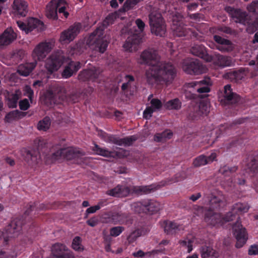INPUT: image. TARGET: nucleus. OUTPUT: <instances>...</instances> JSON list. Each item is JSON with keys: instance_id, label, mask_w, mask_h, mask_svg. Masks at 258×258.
<instances>
[{"instance_id": "5701e85b", "label": "nucleus", "mask_w": 258, "mask_h": 258, "mask_svg": "<svg viewBox=\"0 0 258 258\" xmlns=\"http://www.w3.org/2000/svg\"><path fill=\"white\" fill-rule=\"evenodd\" d=\"M17 37L16 34L11 28H7L0 35V47L11 44Z\"/></svg>"}, {"instance_id": "2eb2a0df", "label": "nucleus", "mask_w": 258, "mask_h": 258, "mask_svg": "<svg viewBox=\"0 0 258 258\" xmlns=\"http://www.w3.org/2000/svg\"><path fill=\"white\" fill-rule=\"evenodd\" d=\"M82 25L80 23H74L70 26L68 29L61 32L60 41L64 43L73 41L80 33Z\"/></svg>"}, {"instance_id": "13d9d810", "label": "nucleus", "mask_w": 258, "mask_h": 258, "mask_svg": "<svg viewBox=\"0 0 258 258\" xmlns=\"http://www.w3.org/2000/svg\"><path fill=\"white\" fill-rule=\"evenodd\" d=\"M74 73V72L69 62L64 68V69L62 73V76L64 78H68L71 77Z\"/></svg>"}, {"instance_id": "72a5a7b5", "label": "nucleus", "mask_w": 258, "mask_h": 258, "mask_svg": "<svg viewBox=\"0 0 258 258\" xmlns=\"http://www.w3.org/2000/svg\"><path fill=\"white\" fill-rule=\"evenodd\" d=\"M164 248H161L159 249H153L150 251L144 252L142 250H139L137 252H135L133 253V255L135 257H154L155 256L163 253Z\"/></svg>"}, {"instance_id": "6ab92c4d", "label": "nucleus", "mask_w": 258, "mask_h": 258, "mask_svg": "<svg viewBox=\"0 0 258 258\" xmlns=\"http://www.w3.org/2000/svg\"><path fill=\"white\" fill-rule=\"evenodd\" d=\"M50 44L47 42H41L39 43L34 49L32 56L36 60L43 59L50 51Z\"/></svg>"}, {"instance_id": "9b49d317", "label": "nucleus", "mask_w": 258, "mask_h": 258, "mask_svg": "<svg viewBox=\"0 0 258 258\" xmlns=\"http://www.w3.org/2000/svg\"><path fill=\"white\" fill-rule=\"evenodd\" d=\"M62 2L66 4V1H50L46 7L45 15L47 18L52 20L57 19V11L59 14L62 13L66 18H68L69 14L66 11V7L63 6L58 8Z\"/></svg>"}, {"instance_id": "603ef678", "label": "nucleus", "mask_w": 258, "mask_h": 258, "mask_svg": "<svg viewBox=\"0 0 258 258\" xmlns=\"http://www.w3.org/2000/svg\"><path fill=\"white\" fill-rule=\"evenodd\" d=\"M97 135L104 141L110 143H112V140L113 137H115V135L108 134L104 131L101 130H97Z\"/></svg>"}, {"instance_id": "6e6d98bb", "label": "nucleus", "mask_w": 258, "mask_h": 258, "mask_svg": "<svg viewBox=\"0 0 258 258\" xmlns=\"http://www.w3.org/2000/svg\"><path fill=\"white\" fill-rule=\"evenodd\" d=\"M124 230L122 226L113 227L110 229V235L113 237H117Z\"/></svg>"}, {"instance_id": "c03bdc74", "label": "nucleus", "mask_w": 258, "mask_h": 258, "mask_svg": "<svg viewBox=\"0 0 258 258\" xmlns=\"http://www.w3.org/2000/svg\"><path fill=\"white\" fill-rule=\"evenodd\" d=\"M92 150L97 155L109 157L111 156L112 153L107 149L102 148L96 143H94V146L92 147Z\"/></svg>"}, {"instance_id": "a19ab883", "label": "nucleus", "mask_w": 258, "mask_h": 258, "mask_svg": "<svg viewBox=\"0 0 258 258\" xmlns=\"http://www.w3.org/2000/svg\"><path fill=\"white\" fill-rule=\"evenodd\" d=\"M173 136L172 132L170 130H165L161 133H157L154 136V141L157 142H165L170 139Z\"/></svg>"}, {"instance_id": "a18cd8bd", "label": "nucleus", "mask_w": 258, "mask_h": 258, "mask_svg": "<svg viewBox=\"0 0 258 258\" xmlns=\"http://www.w3.org/2000/svg\"><path fill=\"white\" fill-rule=\"evenodd\" d=\"M235 125V124L231 125H228L226 124L220 125L218 130L216 131V133L218 135L217 137H220L221 135L224 136L231 133L233 128L234 127Z\"/></svg>"}, {"instance_id": "338daca9", "label": "nucleus", "mask_w": 258, "mask_h": 258, "mask_svg": "<svg viewBox=\"0 0 258 258\" xmlns=\"http://www.w3.org/2000/svg\"><path fill=\"white\" fill-rule=\"evenodd\" d=\"M135 23L139 29L140 32H143L145 26L144 22L141 19H137L135 21Z\"/></svg>"}, {"instance_id": "f3484780", "label": "nucleus", "mask_w": 258, "mask_h": 258, "mask_svg": "<svg viewBox=\"0 0 258 258\" xmlns=\"http://www.w3.org/2000/svg\"><path fill=\"white\" fill-rule=\"evenodd\" d=\"M142 38L137 32L129 36L123 44V47L125 51L132 52L136 51L138 45L141 42Z\"/></svg>"}, {"instance_id": "f8f14e48", "label": "nucleus", "mask_w": 258, "mask_h": 258, "mask_svg": "<svg viewBox=\"0 0 258 258\" xmlns=\"http://www.w3.org/2000/svg\"><path fill=\"white\" fill-rule=\"evenodd\" d=\"M219 99L222 104L226 105L238 103L241 97L233 91L231 85L227 84L224 87L223 92H222L221 96H219Z\"/></svg>"}, {"instance_id": "de8ad7c7", "label": "nucleus", "mask_w": 258, "mask_h": 258, "mask_svg": "<svg viewBox=\"0 0 258 258\" xmlns=\"http://www.w3.org/2000/svg\"><path fill=\"white\" fill-rule=\"evenodd\" d=\"M165 106L169 110H178L181 108V102L178 98H175L167 101L165 103Z\"/></svg>"}, {"instance_id": "f257e3e1", "label": "nucleus", "mask_w": 258, "mask_h": 258, "mask_svg": "<svg viewBox=\"0 0 258 258\" xmlns=\"http://www.w3.org/2000/svg\"><path fill=\"white\" fill-rule=\"evenodd\" d=\"M160 59V57L156 50L148 48L141 53L139 63L150 66L146 73L149 83L159 80L166 85L170 84L176 76V70L171 63L161 61Z\"/></svg>"}, {"instance_id": "423d86ee", "label": "nucleus", "mask_w": 258, "mask_h": 258, "mask_svg": "<svg viewBox=\"0 0 258 258\" xmlns=\"http://www.w3.org/2000/svg\"><path fill=\"white\" fill-rule=\"evenodd\" d=\"M226 10L231 15V17L236 23L247 26L248 28H251L253 30L258 29V15L254 20L252 21L249 14L240 9L227 7Z\"/></svg>"}, {"instance_id": "ddd939ff", "label": "nucleus", "mask_w": 258, "mask_h": 258, "mask_svg": "<svg viewBox=\"0 0 258 258\" xmlns=\"http://www.w3.org/2000/svg\"><path fill=\"white\" fill-rule=\"evenodd\" d=\"M64 57L58 51L52 53L46 60L45 68L50 73L57 71L62 64Z\"/></svg>"}, {"instance_id": "0e129e2a", "label": "nucleus", "mask_w": 258, "mask_h": 258, "mask_svg": "<svg viewBox=\"0 0 258 258\" xmlns=\"http://www.w3.org/2000/svg\"><path fill=\"white\" fill-rule=\"evenodd\" d=\"M225 78L230 80H234L237 78L238 73L236 71H230L224 75Z\"/></svg>"}, {"instance_id": "c9c22d12", "label": "nucleus", "mask_w": 258, "mask_h": 258, "mask_svg": "<svg viewBox=\"0 0 258 258\" xmlns=\"http://www.w3.org/2000/svg\"><path fill=\"white\" fill-rule=\"evenodd\" d=\"M200 251L202 258H218L219 256L218 252L211 246H202Z\"/></svg>"}, {"instance_id": "79ce46f5", "label": "nucleus", "mask_w": 258, "mask_h": 258, "mask_svg": "<svg viewBox=\"0 0 258 258\" xmlns=\"http://www.w3.org/2000/svg\"><path fill=\"white\" fill-rule=\"evenodd\" d=\"M147 203L145 201L144 199L140 201L133 203L131 205L132 210L136 213H146V206Z\"/></svg>"}, {"instance_id": "9d476101", "label": "nucleus", "mask_w": 258, "mask_h": 258, "mask_svg": "<svg viewBox=\"0 0 258 258\" xmlns=\"http://www.w3.org/2000/svg\"><path fill=\"white\" fill-rule=\"evenodd\" d=\"M183 71L188 75H199L205 73L207 69L198 59L187 58L182 62Z\"/></svg>"}, {"instance_id": "4c0bfd02", "label": "nucleus", "mask_w": 258, "mask_h": 258, "mask_svg": "<svg viewBox=\"0 0 258 258\" xmlns=\"http://www.w3.org/2000/svg\"><path fill=\"white\" fill-rule=\"evenodd\" d=\"M26 114L27 112L20 111L18 110H13L6 115L5 121L6 122H11L13 120L23 118Z\"/></svg>"}, {"instance_id": "a211bd4d", "label": "nucleus", "mask_w": 258, "mask_h": 258, "mask_svg": "<svg viewBox=\"0 0 258 258\" xmlns=\"http://www.w3.org/2000/svg\"><path fill=\"white\" fill-rule=\"evenodd\" d=\"M110 221L114 224L130 225L133 223V219L128 213L114 212L110 217Z\"/></svg>"}, {"instance_id": "c85d7f7f", "label": "nucleus", "mask_w": 258, "mask_h": 258, "mask_svg": "<svg viewBox=\"0 0 258 258\" xmlns=\"http://www.w3.org/2000/svg\"><path fill=\"white\" fill-rule=\"evenodd\" d=\"M13 9L16 14L25 17L28 11V4L26 1H13Z\"/></svg>"}, {"instance_id": "3c124183", "label": "nucleus", "mask_w": 258, "mask_h": 258, "mask_svg": "<svg viewBox=\"0 0 258 258\" xmlns=\"http://www.w3.org/2000/svg\"><path fill=\"white\" fill-rule=\"evenodd\" d=\"M248 166L251 172L254 174H258V154L254 156Z\"/></svg>"}, {"instance_id": "7c9ffc66", "label": "nucleus", "mask_w": 258, "mask_h": 258, "mask_svg": "<svg viewBox=\"0 0 258 258\" xmlns=\"http://www.w3.org/2000/svg\"><path fill=\"white\" fill-rule=\"evenodd\" d=\"M27 32H31L35 29L38 31H42L44 29V24L37 18H29L27 22Z\"/></svg>"}, {"instance_id": "4468645a", "label": "nucleus", "mask_w": 258, "mask_h": 258, "mask_svg": "<svg viewBox=\"0 0 258 258\" xmlns=\"http://www.w3.org/2000/svg\"><path fill=\"white\" fill-rule=\"evenodd\" d=\"M205 221L212 226H219L229 222L226 219V215L223 216L221 214L214 212L212 210H207L205 213Z\"/></svg>"}, {"instance_id": "052dcab7", "label": "nucleus", "mask_w": 258, "mask_h": 258, "mask_svg": "<svg viewBox=\"0 0 258 258\" xmlns=\"http://www.w3.org/2000/svg\"><path fill=\"white\" fill-rule=\"evenodd\" d=\"M19 108L21 110H27L30 106L28 100L26 98L23 99L19 101Z\"/></svg>"}, {"instance_id": "4be33fe9", "label": "nucleus", "mask_w": 258, "mask_h": 258, "mask_svg": "<svg viewBox=\"0 0 258 258\" xmlns=\"http://www.w3.org/2000/svg\"><path fill=\"white\" fill-rule=\"evenodd\" d=\"M158 186L154 184L149 185L132 186L130 188V194H135L138 196L147 195L154 192L157 189Z\"/></svg>"}, {"instance_id": "aec40b11", "label": "nucleus", "mask_w": 258, "mask_h": 258, "mask_svg": "<svg viewBox=\"0 0 258 258\" xmlns=\"http://www.w3.org/2000/svg\"><path fill=\"white\" fill-rule=\"evenodd\" d=\"M22 154L25 161L31 166L37 164L40 159L38 149L27 150L24 149L22 151Z\"/></svg>"}, {"instance_id": "cd10ccee", "label": "nucleus", "mask_w": 258, "mask_h": 258, "mask_svg": "<svg viewBox=\"0 0 258 258\" xmlns=\"http://www.w3.org/2000/svg\"><path fill=\"white\" fill-rule=\"evenodd\" d=\"M191 53L206 61H210V57L207 53L206 48L202 44H195L190 49Z\"/></svg>"}, {"instance_id": "8fccbe9b", "label": "nucleus", "mask_w": 258, "mask_h": 258, "mask_svg": "<svg viewBox=\"0 0 258 258\" xmlns=\"http://www.w3.org/2000/svg\"><path fill=\"white\" fill-rule=\"evenodd\" d=\"M19 97L17 94H12L9 95L8 104L10 108H16Z\"/></svg>"}, {"instance_id": "09e8293b", "label": "nucleus", "mask_w": 258, "mask_h": 258, "mask_svg": "<svg viewBox=\"0 0 258 258\" xmlns=\"http://www.w3.org/2000/svg\"><path fill=\"white\" fill-rule=\"evenodd\" d=\"M81 243V238L80 236H76L73 240L72 247L76 251H82L84 250V247Z\"/></svg>"}, {"instance_id": "473e14b6", "label": "nucleus", "mask_w": 258, "mask_h": 258, "mask_svg": "<svg viewBox=\"0 0 258 258\" xmlns=\"http://www.w3.org/2000/svg\"><path fill=\"white\" fill-rule=\"evenodd\" d=\"M144 200L147 203V206H146V214H153L160 210L161 205L159 202L154 200L148 199H144Z\"/></svg>"}, {"instance_id": "5fc2aeb1", "label": "nucleus", "mask_w": 258, "mask_h": 258, "mask_svg": "<svg viewBox=\"0 0 258 258\" xmlns=\"http://www.w3.org/2000/svg\"><path fill=\"white\" fill-rule=\"evenodd\" d=\"M240 143L237 140V138L236 137H234L232 138H230L229 140L225 142L224 144V147L226 148L227 150H229Z\"/></svg>"}, {"instance_id": "bf43d9fd", "label": "nucleus", "mask_w": 258, "mask_h": 258, "mask_svg": "<svg viewBox=\"0 0 258 258\" xmlns=\"http://www.w3.org/2000/svg\"><path fill=\"white\" fill-rule=\"evenodd\" d=\"M247 9L249 12L255 14L258 11V1H252L247 7Z\"/></svg>"}, {"instance_id": "b1692460", "label": "nucleus", "mask_w": 258, "mask_h": 258, "mask_svg": "<svg viewBox=\"0 0 258 258\" xmlns=\"http://www.w3.org/2000/svg\"><path fill=\"white\" fill-rule=\"evenodd\" d=\"M210 80L204 79L199 81H193L188 84L189 87L194 88L199 93H208L210 91L209 87Z\"/></svg>"}, {"instance_id": "f03ea898", "label": "nucleus", "mask_w": 258, "mask_h": 258, "mask_svg": "<svg viewBox=\"0 0 258 258\" xmlns=\"http://www.w3.org/2000/svg\"><path fill=\"white\" fill-rule=\"evenodd\" d=\"M139 1H125L122 8L118 11L109 14L96 30L89 35L86 40V43L90 47L94 46L96 51L103 53L106 50L109 42L103 37L104 29L113 23L114 20L126 11L130 10L134 6L137 5Z\"/></svg>"}, {"instance_id": "774afa93", "label": "nucleus", "mask_w": 258, "mask_h": 258, "mask_svg": "<svg viewBox=\"0 0 258 258\" xmlns=\"http://www.w3.org/2000/svg\"><path fill=\"white\" fill-rule=\"evenodd\" d=\"M218 30L227 34L233 33V30L231 28L227 26H220L218 28Z\"/></svg>"}, {"instance_id": "7ed1b4c3", "label": "nucleus", "mask_w": 258, "mask_h": 258, "mask_svg": "<svg viewBox=\"0 0 258 258\" xmlns=\"http://www.w3.org/2000/svg\"><path fill=\"white\" fill-rule=\"evenodd\" d=\"M249 207L246 203H237L235 204L230 211L226 214V219L228 221H233L236 219V222L233 225V235L236 239L235 246L240 248L246 243L247 239V234L246 229L243 227L239 222V215L248 211Z\"/></svg>"}, {"instance_id": "f704fd0d", "label": "nucleus", "mask_w": 258, "mask_h": 258, "mask_svg": "<svg viewBox=\"0 0 258 258\" xmlns=\"http://www.w3.org/2000/svg\"><path fill=\"white\" fill-rule=\"evenodd\" d=\"M164 231L167 234H173L180 231L181 226L176 223L170 221L164 222Z\"/></svg>"}, {"instance_id": "37998d69", "label": "nucleus", "mask_w": 258, "mask_h": 258, "mask_svg": "<svg viewBox=\"0 0 258 258\" xmlns=\"http://www.w3.org/2000/svg\"><path fill=\"white\" fill-rule=\"evenodd\" d=\"M216 63L217 65L221 67L231 66L232 61L231 57L222 55H218L216 56Z\"/></svg>"}, {"instance_id": "4d7b16f0", "label": "nucleus", "mask_w": 258, "mask_h": 258, "mask_svg": "<svg viewBox=\"0 0 258 258\" xmlns=\"http://www.w3.org/2000/svg\"><path fill=\"white\" fill-rule=\"evenodd\" d=\"M152 108L155 109V111L160 110L162 107V103L160 100L157 98H153L150 102Z\"/></svg>"}, {"instance_id": "1a4fd4ad", "label": "nucleus", "mask_w": 258, "mask_h": 258, "mask_svg": "<svg viewBox=\"0 0 258 258\" xmlns=\"http://www.w3.org/2000/svg\"><path fill=\"white\" fill-rule=\"evenodd\" d=\"M85 155L84 152L78 148L69 147L67 148H60L53 153L51 156L52 162L59 159H66L71 160L81 158Z\"/></svg>"}, {"instance_id": "393cba45", "label": "nucleus", "mask_w": 258, "mask_h": 258, "mask_svg": "<svg viewBox=\"0 0 258 258\" xmlns=\"http://www.w3.org/2000/svg\"><path fill=\"white\" fill-rule=\"evenodd\" d=\"M210 112L209 107L207 102H201L199 106L194 109V112L190 114L189 116L193 120L198 119L202 115H207Z\"/></svg>"}, {"instance_id": "ea45409f", "label": "nucleus", "mask_w": 258, "mask_h": 258, "mask_svg": "<svg viewBox=\"0 0 258 258\" xmlns=\"http://www.w3.org/2000/svg\"><path fill=\"white\" fill-rule=\"evenodd\" d=\"M195 240V237L191 234H189L183 239L180 240L179 243L182 247L187 248V252L189 253L193 249V243Z\"/></svg>"}, {"instance_id": "20e7f679", "label": "nucleus", "mask_w": 258, "mask_h": 258, "mask_svg": "<svg viewBox=\"0 0 258 258\" xmlns=\"http://www.w3.org/2000/svg\"><path fill=\"white\" fill-rule=\"evenodd\" d=\"M159 2L155 1L152 4L151 1L146 6V9L150 11L149 18L152 33L162 37L165 34L166 29L161 12L166 11L167 9H162Z\"/></svg>"}, {"instance_id": "58836bf2", "label": "nucleus", "mask_w": 258, "mask_h": 258, "mask_svg": "<svg viewBox=\"0 0 258 258\" xmlns=\"http://www.w3.org/2000/svg\"><path fill=\"white\" fill-rule=\"evenodd\" d=\"M36 62L26 63L19 66L18 72L23 76H28L36 66Z\"/></svg>"}, {"instance_id": "e433bc0d", "label": "nucleus", "mask_w": 258, "mask_h": 258, "mask_svg": "<svg viewBox=\"0 0 258 258\" xmlns=\"http://www.w3.org/2000/svg\"><path fill=\"white\" fill-rule=\"evenodd\" d=\"M214 41L218 44L221 45L217 46V48L221 51H227L228 50V47L231 44L230 40L223 38L220 36L215 35L213 36Z\"/></svg>"}, {"instance_id": "6e6552de", "label": "nucleus", "mask_w": 258, "mask_h": 258, "mask_svg": "<svg viewBox=\"0 0 258 258\" xmlns=\"http://www.w3.org/2000/svg\"><path fill=\"white\" fill-rule=\"evenodd\" d=\"M183 17L179 14H176L173 18V26L172 29L174 34L178 37H194L196 38L198 33L194 30L187 28L183 23Z\"/></svg>"}, {"instance_id": "412c9836", "label": "nucleus", "mask_w": 258, "mask_h": 258, "mask_svg": "<svg viewBox=\"0 0 258 258\" xmlns=\"http://www.w3.org/2000/svg\"><path fill=\"white\" fill-rule=\"evenodd\" d=\"M106 194L115 198L126 197L130 194V188L125 185L118 184L114 188L108 189Z\"/></svg>"}, {"instance_id": "bb28decb", "label": "nucleus", "mask_w": 258, "mask_h": 258, "mask_svg": "<svg viewBox=\"0 0 258 258\" xmlns=\"http://www.w3.org/2000/svg\"><path fill=\"white\" fill-rule=\"evenodd\" d=\"M98 76L99 73L95 70H84L80 73L78 79L83 82H95Z\"/></svg>"}, {"instance_id": "c756f323", "label": "nucleus", "mask_w": 258, "mask_h": 258, "mask_svg": "<svg viewBox=\"0 0 258 258\" xmlns=\"http://www.w3.org/2000/svg\"><path fill=\"white\" fill-rule=\"evenodd\" d=\"M138 139L136 136H130L124 138H119L116 136L113 137L112 143L118 146H129Z\"/></svg>"}, {"instance_id": "69168bd1", "label": "nucleus", "mask_w": 258, "mask_h": 258, "mask_svg": "<svg viewBox=\"0 0 258 258\" xmlns=\"http://www.w3.org/2000/svg\"><path fill=\"white\" fill-rule=\"evenodd\" d=\"M79 95L77 93H73L69 96L68 100L69 102L75 103L77 102L79 99Z\"/></svg>"}, {"instance_id": "0eeeda50", "label": "nucleus", "mask_w": 258, "mask_h": 258, "mask_svg": "<svg viewBox=\"0 0 258 258\" xmlns=\"http://www.w3.org/2000/svg\"><path fill=\"white\" fill-rule=\"evenodd\" d=\"M36 207L35 203L30 204L28 208L25 211L21 217H17L13 219L11 223L6 228L7 233L14 234L11 237L17 235L18 233L22 230V226L27 223V221L30 219L29 217L30 213Z\"/></svg>"}, {"instance_id": "864d4df0", "label": "nucleus", "mask_w": 258, "mask_h": 258, "mask_svg": "<svg viewBox=\"0 0 258 258\" xmlns=\"http://www.w3.org/2000/svg\"><path fill=\"white\" fill-rule=\"evenodd\" d=\"M142 231L138 229L132 232L127 238V239L130 243L134 242L138 237L142 235Z\"/></svg>"}, {"instance_id": "e2e57ef3", "label": "nucleus", "mask_w": 258, "mask_h": 258, "mask_svg": "<svg viewBox=\"0 0 258 258\" xmlns=\"http://www.w3.org/2000/svg\"><path fill=\"white\" fill-rule=\"evenodd\" d=\"M248 253L250 255L258 254V245H251L248 249Z\"/></svg>"}, {"instance_id": "39448f33", "label": "nucleus", "mask_w": 258, "mask_h": 258, "mask_svg": "<svg viewBox=\"0 0 258 258\" xmlns=\"http://www.w3.org/2000/svg\"><path fill=\"white\" fill-rule=\"evenodd\" d=\"M237 166L230 167L225 165L221 167L219 170V173L223 176L222 185L227 191L234 190L237 184L244 185L245 182L244 179L236 178L235 172L237 170Z\"/></svg>"}, {"instance_id": "dca6fc26", "label": "nucleus", "mask_w": 258, "mask_h": 258, "mask_svg": "<svg viewBox=\"0 0 258 258\" xmlns=\"http://www.w3.org/2000/svg\"><path fill=\"white\" fill-rule=\"evenodd\" d=\"M52 253L54 258H74L72 252L62 243H56L52 246Z\"/></svg>"}, {"instance_id": "49530a36", "label": "nucleus", "mask_w": 258, "mask_h": 258, "mask_svg": "<svg viewBox=\"0 0 258 258\" xmlns=\"http://www.w3.org/2000/svg\"><path fill=\"white\" fill-rule=\"evenodd\" d=\"M50 119L46 116L42 120H40L37 124V128L39 131H46L50 127Z\"/></svg>"}, {"instance_id": "680f3d73", "label": "nucleus", "mask_w": 258, "mask_h": 258, "mask_svg": "<svg viewBox=\"0 0 258 258\" xmlns=\"http://www.w3.org/2000/svg\"><path fill=\"white\" fill-rule=\"evenodd\" d=\"M154 112H155V109L152 107H147L143 112V117L147 119H150Z\"/></svg>"}, {"instance_id": "2f4dec72", "label": "nucleus", "mask_w": 258, "mask_h": 258, "mask_svg": "<svg viewBox=\"0 0 258 258\" xmlns=\"http://www.w3.org/2000/svg\"><path fill=\"white\" fill-rule=\"evenodd\" d=\"M223 198L212 195L209 201V209L208 210H219L224 206Z\"/></svg>"}, {"instance_id": "a878e982", "label": "nucleus", "mask_w": 258, "mask_h": 258, "mask_svg": "<svg viewBox=\"0 0 258 258\" xmlns=\"http://www.w3.org/2000/svg\"><path fill=\"white\" fill-rule=\"evenodd\" d=\"M216 157L217 155L215 153H212L208 156L201 155L194 159L193 165L195 167L204 166L213 162L216 159Z\"/></svg>"}]
</instances>
